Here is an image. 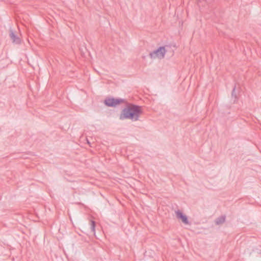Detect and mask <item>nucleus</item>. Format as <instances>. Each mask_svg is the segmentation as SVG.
I'll return each mask as SVG.
<instances>
[{"label": "nucleus", "instance_id": "obj_1", "mask_svg": "<svg viewBox=\"0 0 261 261\" xmlns=\"http://www.w3.org/2000/svg\"><path fill=\"white\" fill-rule=\"evenodd\" d=\"M142 113L141 107L135 105H131L122 110L119 119L120 120L128 119L136 121L139 120Z\"/></svg>", "mask_w": 261, "mask_h": 261}, {"label": "nucleus", "instance_id": "obj_2", "mask_svg": "<svg viewBox=\"0 0 261 261\" xmlns=\"http://www.w3.org/2000/svg\"><path fill=\"white\" fill-rule=\"evenodd\" d=\"M165 54V48L164 47H160L156 50L150 53L149 56L151 59H155L156 58L163 59L164 58Z\"/></svg>", "mask_w": 261, "mask_h": 261}, {"label": "nucleus", "instance_id": "obj_3", "mask_svg": "<svg viewBox=\"0 0 261 261\" xmlns=\"http://www.w3.org/2000/svg\"><path fill=\"white\" fill-rule=\"evenodd\" d=\"M124 99L121 98H107L105 100V104L108 107H115L117 105L122 103Z\"/></svg>", "mask_w": 261, "mask_h": 261}, {"label": "nucleus", "instance_id": "obj_4", "mask_svg": "<svg viewBox=\"0 0 261 261\" xmlns=\"http://www.w3.org/2000/svg\"><path fill=\"white\" fill-rule=\"evenodd\" d=\"M239 92V86H235L231 92V100L233 101V103L236 102L238 100Z\"/></svg>", "mask_w": 261, "mask_h": 261}, {"label": "nucleus", "instance_id": "obj_5", "mask_svg": "<svg viewBox=\"0 0 261 261\" xmlns=\"http://www.w3.org/2000/svg\"><path fill=\"white\" fill-rule=\"evenodd\" d=\"M9 36H10L11 39L13 43L16 44H20V43H21L20 38L19 37H18L16 35H15L14 31L12 29L10 30Z\"/></svg>", "mask_w": 261, "mask_h": 261}, {"label": "nucleus", "instance_id": "obj_6", "mask_svg": "<svg viewBox=\"0 0 261 261\" xmlns=\"http://www.w3.org/2000/svg\"><path fill=\"white\" fill-rule=\"evenodd\" d=\"M176 216L177 219H180L185 224H189V221L186 215H184L181 211L178 210L175 212Z\"/></svg>", "mask_w": 261, "mask_h": 261}, {"label": "nucleus", "instance_id": "obj_7", "mask_svg": "<svg viewBox=\"0 0 261 261\" xmlns=\"http://www.w3.org/2000/svg\"><path fill=\"white\" fill-rule=\"evenodd\" d=\"M225 218L226 217L225 216H221L217 218L215 221V224L216 225H221L223 224L225 221Z\"/></svg>", "mask_w": 261, "mask_h": 261}, {"label": "nucleus", "instance_id": "obj_8", "mask_svg": "<svg viewBox=\"0 0 261 261\" xmlns=\"http://www.w3.org/2000/svg\"><path fill=\"white\" fill-rule=\"evenodd\" d=\"M90 226L91 231L93 233H95V222L93 220H91L90 221Z\"/></svg>", "mask_w": 261, "mask_h": 261}, {"label": "nucleus", "instance_id": "obj_9", "mask_svg": "<svg viewBox=\"0 0 261 261\" xmlns=\"http://www.w3.org/2000/svg\"><path fill=\"white\" fill-rule=\"evenodd\" d=\"M200 3H201V2L200 1H197V5L198 6L200 7L201 5H200Z\"/></svg>", "mask_w": 261, "mask_h": 261}, {"label": "nucleus", "instance_id": "obj_10", "mask_svg": "<svg viewBox=\"0 0 261 261\" xmlns=\"http://www.w3.org/2000/svg\"><path fill=\"white\" fill-rule=\"evenodd\" d=\"M206 3H210L211 0H203Z\"/></svg>", "mask_w": 261, "mask_h": 261}, {"label": "nucleus", "instance_id": "obj_11", "mask_svg": "<svg viewBox=\"0 0 261 261\" xmlns=\"http://www.w3.org/2000/svg\"><path fill=\"white\" fill-rule=\"evenodd\" d=\"M87 143H88V144H90V142H89V141H88V140H87Z\"/></svg>", "mask_w": 261, "mask_h": 261}]
</instances>
